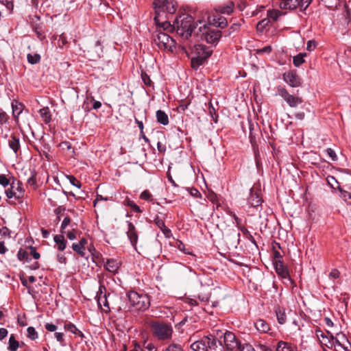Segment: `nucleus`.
I'll use <instances>...</instances> for the list:
<instances>
[{"mask_svg":"<svg viewBox=\"0 0 351 351\" xmlns=\"http://www.w3.org/2000/svg\"><path fill=\"white\" fill-rule=\"evenodd\" d=\"M195 28L193 18L191 15L183 14L177 18L175 21V29L184 40H186L191 36Z\"/></svg>","mask_w":351,"mask_h":351,"instance_id":"obj_1","label":"nucleus"},{"mask_svg":"<svg viewBox=\"0 0 351 351\" xmlns=\"http://www.w3.org/2000/svg\"><path fill=\"white\" fill-rule=\"evenodd\" d=\"M191 53L193 54L191 58V66L193 69H197L210 56L212 50L206 46L196 45L191 49Z\"/></svg>","mask_w":351,"mask_h":351,"instance_id":"obj_2","label":"nucleus"},{"mask_svg":"<svg viewBox=\"0 0 351 351\" xmlns=\"http://www.w3.org/2000/svg\"><path fill=\"white\" fill-rule=\"evenodd\" d=\"M130 305L137 311H145L150 306V300L147 295L131 291L128 293Z\"/></svg>","mask_w":351,"mask_h":351,"instance_id":"obj_3","label":"nucleus"},{"mask_svg":"<svg viewBox=\"0 0 351 351\" xmlns=\"http://www.w3.org/2000/svg\"><path fill=\"white\" fill-rule=\"evenodd\" d=\"M153 335L159 340H169L173 335V328L170 324L160 322L151 323Z\"/></svg>","mask_w":351,"mask_h":351,"instance_id":"obj_4","label":"nucleus"},{"mask_svg":"<svg viewBox=\"0 0 351 351\" xmlns=\"http://www.w3.org/2000/svg\"><path fill=\"white\" fill-rule=\"evenodd\" d=\"M154 41L161 49L173 51L175 48L174 40L160 29H157L154 34Z\"/></svg>","mask_w":351,"mask_h":351,"instance_id":"obj_5","label":"nucleus"},{"mask_svg":"<svg viewBox=\"0 0 351 351\" xmlns=\"http://www.w3.org/2000/svg\"><path fill=\"white\" fill-rule=\"evenodd\" d=\"M331 347L335 351H350L351 343L345 334L337 333L335 337H332Z\"/></svg>","mask_w":351,"mask_h":351,"instance_id":"obj_6","label":"nucleus"},{"mask_svg":"<svg viewBox=\"0 0 351 351\" xmlns=\"http://www.w3.org/2000/svg\"><path fill=\"white\" fill-rule=\"evenodd\" d=\"M276 95L280 96L291 108H296L303 101L301 97L291 95L288 90L282 86H279L277 87Z\"/></svg>","mask_w":351,"mask_h":351,"instance_id":"obj_7","label":"nucleus"},{"mask_svg":"<svg viewBox=\"0 0 351 351\" xmlns=\"http://www.w3.org/2000/svg\"><path fill=\"white\" fill-rule=\"evenodd\" d=\"M24 192L25 190L22 182L15 178H13L10 183V188L5 191V194L7 197L9 199L15 197L19 199L23 197Z\"/></svg>","mask_w":351,"mask_h":351,"instance_id":"obj_8","label":"nucleus"},{"mask_svg":"<svg viewBox=\"0 0 351 351\" xmlns=\"http://www.w3.org/2000/svg\"><path fill=\"white\" fill-rule=\"evenodd\" d=\"M199 31L202 32V38L205 40L208 43L216 44L221 36V32L218 29H210L206 25L199 27Z\"/></svg>","mask_w":351,"mask_h":351,"instance_id":"obj_9","label":"nucleus"},{"mask_svg":"<svg viewBox=\"0 0 351 351\" xmlns=\"http://www.w3.org/2000/svg\"><path fill=\"white\" fill-rule=\"evenodd\" d=\"M154 5L156 14L160 11H166L169 14H173L176 11V3L174 0H155Z\"/></svg>","mask_w":351,"mask_h":351,"instance_id":"obj_10","label":"nucleus"},{"mask_svg":"<svg viewBox=\"0 0 351 351\" xmlns=\"http://www.w3.org/2000/svg\"><path fill=\"white\" fill-rule=\"evenodd\" d=\"M223 342L226 349L230 351H239L240 348L242 347L237 339L235 335L232 332L226 331L223 334Z\"/></svg>","mask_w":351,"mask_h":351,"instance_id":"obj_11","label":"nucleus"},{"mask_svg":"<svg viewBox=\"0 0 351 351\" xmlns=\"http://www.w3.org/2000/svg\"><path fill=\"white\" fill-rule=\"evenodd\" d=\"M282 79L286 83L293 88H296L301 85V80L294 71H290L285 73L282 75Z\"/></svg>","mask_w":351,"mask_h":351,"instance_id":"obj_12","label":"nucleus"},{"mask_svg":"<svg viewBox=\"0 0 351 351\" xmlns=\"http://www.w3.org/2000/svg\"><path fill=\"white\" fill-rule=\"evenodd\" d=\"M224 239L231 246L237 247L240 241V233L234 229L230 230L224 234Z\"/></svg>","mask_w":351,"mask_h":351,"instance_id":"obj_13","label":"nucleus"},{"mask_svg":"<svg viewBox=\"0 0 351 351\" xmlns=\"http://www.w3.org/2000/svg\"><path fill=\"white\" fill-rule=\"evenodd\" d=\"M105 287L104 286H100L99 288V292L97 293V303L98 305L102 308L105 312H108L110 311V307L108 304V302L107 300L106 294L103 293V290H105Z\"/></svg>","mask_w":351,"mask_h":351,"instance_id":"obj_14","label":"nucleus"},{"mask_svg":"<svg viewBox=\"0 0 351 351\" xmlns=\"http://www.w3.org/2000/svg\"><path fill=\"white\" fill-rule=\"evenodd\" d=\"M209 342V337L206 336L200 340L194 341L191 345V348L193 351H208Z\"/></svg>","mask_w":351,"mask_h":351,"instance_id":"obj_15","label":"nucleus"},{"mask_svg":"<svg viewBox=\"0 0 351 351\" xmlns=\"http://www.w3.org/2000/svg\"><path fill=\"white\" fill-rule=\"evenodd\" d=\"M274 265L275 270L279 276L285 279L287 278L288 280H290L289 271L287 267L284 265L282 260L275 261Z\"/></svg>","mask_w":351,"mask_h":351,"instance_id":"obj_16","label":"nucleus"},{"mask_svg":"<svg viewBox=\"0 0 351 351\" xmlns=\"http://www.w3.org/2000/svg\"><path fill=\"white\" fill-rule=\"evenodd\" d=\"M220 14H221L217 12L216 14H213L209 18V21L214 26L224 28L227 26L228 21L224 16H222Z\"/></svg>","mask_w":351,"mask_h":351,"instance_id":"obj_17","label":"nucleus"},{"mask_svg":"<svg viewBox=\"0 0 351 351\" xmlns=\"http://www.w3.org/2000/svg\"><path fill=\"white\" fill-rule=\"evenodd\" d=\"M128 230L126 232L127 236H128V239H130V243L132 245V246L135 249H136V243L138 241L137 232L134 226L131 222H128Z\"/></svg>","mask_w":351,"mask_h":351,"instance_id":"obj_18","label":"nucleus"},{"mask_svg":"<svg viewBox=\"0 0 351 351\" xmlns=\"http://www.w3.org/2000/svg\"><path fill=\"white\" fill-rule=\"evenodd\" d=\"M262 199L259 195L251 190L250 196L247 198V204L252 207H257L261 204Z\"/></svg>","mask_w":351,"mask_h":351,"instance_id":"obj_19","label":"nucleus"},{"mask_svg":"<svg viewBox=\"0 0 351 351\" xmlns=\"http://www.w3.org/2000/svg\"><path fill=\"white\" fill-rule=\"evenodd\" d=\"M154 20L159 27L158 29L167 31V32H172L173 29H175V23L173 25H171L168 21H165L162 23H159V14H156L154 17Z\"/></svg>","mask_w":351,"mask_h":351,"instance_id":"obj_20","label":"nucleus"},{"mask_svg":"<svg viewBox=\"0 0 351 351\" xmlns=\"http://www.w3.org/2000/svg\"><path fill=\"white\" fill-rule=\"evenodd\" d=\"M276 351H298V348L286 341H280L276 346Z\"/></svg>","mask_w":351,"mask_h":351,"instance_id":"obj_21","label":"nucleus"},{"mask_svg":"<svg viewBox=\"0 0 351 351\" xmlns=\"http://www.w3.org/2000/svg\"><path fill=\"white\" fill-rule=\"evenodd\" d=\"M104 267L109 272L114 274L118 271L120 267V263L115 259H108Z\"/></svg>","mask_w":351,"mask_h":351,"instance_id":"obj_22","label":"nucleus"},{"mask_svg":"<svg viewBox=\"0 0 351 351\" xmlns=\"http://www.w3.org/2000/svg\"><path fill=\"white\" fill-rule=\"evenodd\" d=\"M234 4L232 1H228L224 5L218 6L215 11L219 14H230L233 12Z\"/></svg>","mask_w":351,"mask_h":351,"instance_id":"obj_23","label":"nucleus"},{"mask_svg":"<svg viewBox=\"0 0 351 351\" xmlns=\"http://www.w3.org/2000/svg\"><path fill=\"white\" fill-rule=\"evenodd\" d=\"M299 5V0H282L280 8L284 10H294Z\"/></svg>","mask_w":351,"mask_h":351,"instance_id":"obj_24","label":"nucleus"},{"mask_svg":"<svg viewBox=\"0 0 351 351\" xmlns=\"http://www.w3.org/2000/svg\"><path fill=\"white\" fill-rule=\"evenodd\" d=\"M255 328L261 332L266 333L269 330V326L266 321L262 319H257L254 323Z\"/></svg>","mask_w":351,"mask_h":351,"instance_id":"obj_25","label":"nucleus"},{"mask_svg":"<svg viewBox=\"0 0 351 351\" xmlns=\"http://www.w3.org/2000/svg\"><path fill=\"white\" fill-rule=\"evenodd\" d=\"M95 52V53L91 55V58L93 59H96L100 58L101 53L103 52V47L101 46V43L100 40H97L93 47H91L90 50L88 52Z\"/></svg>","mask_w":351,"mask_h":351,"instance_id":"obj_26","label":"nucleus"},{"mask_svg":"<svg viewBox=\"0 0 351 351\" xmlns=\"http://www.w3.org/2000/svg\"><path fill=\"white\" fill-rule=\"evenodd\" d=\"M9 147L10 149L13 150V152L16 154L18 151L20 149V140L19 138L15 135H12L8 141Z\"/></svg>","mask_w":351,"mask_h":351,"instance_id":"obj_27","label":"nucleus"},{"mask_svg":"<svg viewBox=\"0 0 351 351\" xmlns=\"http://www.w3.org/2000/svg\"><path fill=\"white\" fill-rule=\"evenodd\" d=\"M209 337V343L208 346V351H216L218 349H221L223 346L220 341H217L212 335Z\"/></svg>","mask_w":351,"mask_h":351,"instance_id":"obj_28","label":"nucleus"},{"mask_svg":"<svg viewBox=\"0 0 351 351\" xmlns=\"http://www.w3.org/2000/svg\"><path fill=\"white\" fill-rule=\"evenodd\" d=\"M12 114L14 118H17L23 112V105L17 101L12 102Z\"/></svg>","mask_w":351,"mask_h":351,"instance_id":"obj_29","label":"nucleus"},{"mask_svg":"<svg viewBox=\"0 0 351 351\" xmlns=\"http://www.w3.org/2000/svg\"><path fill=\"white\" fill-rule=\"evenodd\" d=\"M157 121L164 125L169 124L168 115L162 110H158L156 111Z\"/></svg>","mask_w":351,"mask_h":351,"instance_id":"obj_30","label":"nucleus"},{"mask_svg":"<svg viewBox=\"0 0 351 351\" xmlns=\"http://www.w3.org/2000/svg\"><path fill=\"white\" fill-rule=\"evenodd\" d=\"M40 115L45 123H50L51 114L48 107L43 108L39 110Z\"/></svg>","mask_w":351,"mask_h":351,"instance_id":"obj_31","label":"nucleus"},{"mask_svg":"<svg viewBox=\"0 0 351 351\" xmlns=\"http://www.w3.org/2000/svg\"><path fill=\"white\" fill-rule=\"evenodd\" d=\"M54 241L58 245V249L60 251H63L66 246V241L62 235H56L54 237Z\"/></svg>","mask_w":351,"mask_h":351,"instance_id":"obj_32","label":"nucleus"},{"mask_svg":"<svg viewBox=\"0 0 351 351\" xmlns=\"http://www.w3.org/2000/svg\"><path fill=\"white\" fill-rule=\"evenodd\" d=\"M276 315L279 324H283L286 322L287 316L284 308L279 306L277 307L276 308Z\"/></svg>","mask_w":351,"mask_h":351,"instance_id":"obj_33","label":"nucleus"},{"mask_svg":"<svg viewBox=\"0 0 351 351\" xmlns=\"http://www.w3.org/2000/svg\"><path fill=\"white\" fill-rule=\"evenodd\" d=\"M64 328L66 330L69 331L75 335H77L82 339L84 337L83 332L78 330L77 327L72 323L64 324Z\"/></svg>","mask_w":351,"mask_h":351,"instance_id":"obj_34","label":"nucleus"},{"mask_svg":"<svg viewBox=\"0 0 351 351\" xmlns=\"http://www.w3.org/2000/svg\"><path fill=\"white\" fill-rule=\"evenodd\" d=\"M306 56V53H300L293 58V64L295 66L299 67L304 62V58Z\"/></svg>","mask_w":351,"mask_h":351,"instance_id":"obj_35","label":"nucleus"},{"mask_svg":"<svg viewBox=\"0 0 351 351\" xmlns=\"http://www.w3.org/2000/svg\"><path fill=\"white\" fill-rule=\"evenodd\" d=\"M72 249L82 257L85 256V247L79 243H73Z\"/></svg>","mask_w":351,"mask_h":351,"instance_id":"obj_36","label":"nucleus"},{"mask_svg":"<svg viewBox=\"0 0 351 351\" xmlns=\"http://www.w3.org/2000/svg\"><path fill=\"white\" fill-rule=\"evenodd\" d=\"M19 341H16L13 335L10 337L9 339V350L11 351H16L19 348Z\"/></svg>","mask_w":351,"mask_h":351,"instance_id":"obj_37","label":"nucleus"},{"mask_svg":"<svg viewBox=\"0 0 351 351\" xmlns=\"http://www.w3.org/2000/svg\"><path fill=\"white\" fill-rule=\"evenodd\" d=\"M60 147L64 150H67L71 156L75 152L71 144L68 141L62 142Z\"/></svg>","mask_w":351,"mask_h":351,"instance_id":"obj_38","label":"nucleus"},{"mask_svg":"<svg viewBox=\"0 0 351 351\" xmlns=\"http://www.w3.org/2000/svg\"><path fill=\"white\" fill-rule=\"evenodd\" d=\"M339 189L341 192V197L347 203V204L351 205V193L343 191L341 188Z\"/></svg>","mask_w":351,"mask_h":351,"instance_id":"obj_39","label":"nucleus"},{"mask_svg":"<svg viewBox=\"0 0 351 351\" xmlns=\"http://www.w3.org/2000/svg\"><path fill=\"white\" fill-rule=\"evenodd\" d=\"M125 204L130 206L133 210V211L138 213H142V210L140 208V207L138 205H136L132 200L128 198H127L125 200Z\"/></svg>","mask_w":351,"mask_h":351,"instance_id":"obj_40","label":"nucleus"},{"mask_svg":"<svg viewBox=\"0 0 351 351\" xmlns=\"http://www.w3.org/2000/svg\"><path fill=\"white\" fill-rule=\"evenodd\" d=\"M141 79L147 86H153V82L150 79V77L146 73V72L142 71H141Z\"/></svg>","mask_w":351,"mask_h":351,"instance_id":"obj_41","label":"nucleus"},{"mask_svg":"<svg viewBox=\"0 0 351 351\" xmlns=\"http://www.w3.org/2000/svg\"><path fill=\"white\" fill-rule=\"evenodd\" d=\"M27 337L32 340H35L38 338V333L35 328L32 326H29L27 329Z\"/></svg>","mask_w":351,"mask_h":351,"instance_id":"obj_42","label":"nucleus"},{"mask_svg":"<svg viewBox=\"0 0 351 351\" xmlns=\"http://www.w3.org/2000/svg\"><path fill=\"white\" fill-rule=\"evenodd\" d=\"M17 257L20 261H27L29 259V254L25 250L21 248L18 252Z\"/></svg>","mask_w":351,"mask_h":351,"instance_id":"obj_43","label":"nucleus"},{"mask_svg":"<svg viewBox=\"0 0 351 351\" xmlns=\"http://www.w3.org/2000/svg\"><path fill=\"white\" fill-rule=\"evenodd\" d=\"M27 60L30 64H36L40 62V56L38 53H35L34 55L28 54L27 55Z\"/></svg>","mask_w":351,"mask_h":351,"instance_id":"obj_44","label":"nucleus"},{"mask_svg":"<svg viewBox=\"0 0 351 351\" xmlns=\"http://www.w3.org/2000/svg\"><path fill=\"white\" fill-rule=\"evenodd\" d=\"M163 351H183V350L180 345L177 343H171Z\"/></svg>","mask_w":351,"mask_h":351,"instance_id":"obj_45","label":"nucleus"},{"mask_svg":"<svg viewBox=\"0 0 351 351\" xmlns=\"http://www.w3.org/2000/svg\"><path fill=\"white\" fill-rule=\"evenodd\" d=\"M140 198L148 202L152 201V195L151 193L147 190H145L141 193V194L140 195Z\"/></svg>","mask_w":351,"mask_h":351,"instance_id":"obj_46","label":"nucleus"},{"mask_svg":"<svg viewBox=\"0 0 351 351\" xmlns=\"http://www.w3.org/2000/svg\"><path fill=\"white\" fill-rule=\"evenodd\" d=\"M0 3L3 4L10 12H12L14 8L13 0H0Z\"/></svg>","mask_w":351,"mask_h":351,"instance_id":"obj_47","label":"nucleus"},{"mask_svg":"<svg viewBox=\"0 0 351 351\" xmlns=\"http://www.w3.org/2000/svg\"><path fill=\"white\" fill-rule=\"evenodd\" d=\"M67 178L69 180L70 183L74 186H76L78 189L81 187V182L73 176H68Z\"/></svg>","mask_w":351,"mask_h":351,"instance_id":"obj_48","label":"nucleus"},{"mask_svg":"<svg viewBox=\"0 0 351 351\" xmlns=\"http://www.w3.org/2000/svg\"><path fill=\"white\" fill-rule=\"evenodd\" d=\"M317 43L313 40H310L306 43V50L308 51H313L317 47Z\"/></svg>","mask_w":351,"mask_h":351,"instance_id":"obj_49","label":"nucleus"},{"mask_svg":"<svg viewBox=\"0 0 351 351\" xmlns=\"http://www.w3.org/2000/svg\"><path fill=\"white\" fill-rule=\"evenodd\" d=\"M272 51V48L270 45L264 47L261 49H258L256 50L257 54H261V53H270Z\"/></svg>","mask_w":351,"mask_h":351,"instance_id":"obj_50","label":"nucleus"},{"mask_svg":"<svg viewBox=\"0 0 351 351\" xmlns=\"http://www.w3.org/2000/svg\"><path fill=\"white\" fill-rule=\"evenodd\" d=\"M68 43L66 36L62 34L58 40L59 47L62 48L64 45Z\"/></svg>","mask_w":351,"mask_h":351,"instance_id":"obj_51","label":"nucleus"},{"mask_svg":"<svg viewBox=\"0 0 351 351\" xmlns=\"http://www.w3.org/2000/svg\"><path fill=\"white\" fill-rule=\"evenodd\" d=\"M326 153L328 156V157L332 160L335 161L337 160V156L335 152V151L331 148H328L326 149Z\"/></svg>","mask_w":351,"mask_h":351,"instance_id":"obj_52","label":"nucleus"},{"mask_svg":"<svg viewBox=\"0 0 351 351\" xmlns=\"http://www.w3.org/2000/svg\"><path fill=\"white\" fill-rule=\"evenodd\" d=\"M10 184V180L7 178L5 175L1 174L0 175V184L3 187L7 186Z\"/></svg>","mask_w":351,"mask_h":351,"instance_id":"obj_53","label":"nucleus"},{"mask_svg":"<svg viewBox=\"0 0 351 351\" xmlns=\"http://www.w3.org/2000/svg\"><path fill=\"white\" fill-rule=\"evenodd\" d=\"M312 0H300L299 5L301 9L306 10L308 6L311 4Z\"/></svg>","mask_w":351,"mask_h":351,"instance_id":"obj_54","label":"nucleus"},{"mask_svg":"<svg viewBox=\"0 0 351 351\" xmlns=\"http://www.w3.org/2000/svg\"><path fill=\"white\" fill-rule=\"evenodd\" d=\"M280 14V12L278 10H273L269 12V16L274 21H276Z\"/></svg>","mask_w":351,"mask_h":351,"instance_id":"obj_55","label":"nucleus"},{"mask_svg":"<svg viewBox=\"0 0 351 351\" xmlns=\"http://www.w3.org/2000/svg\"><path fill=\"white\" fill-rule=\"evenodd\" d=\"M340 276V272L337 269H333L329 274V277L332 279H337Z\"/></svg>","mask_w":351,"mask_h":351,"instance_id":"obj_56","label":"nucleus"},{"mask_svg":"<svg viewBox=\"0 0 351 351\" xmlns=\"http://www.w3.org/2000/svg\"><path fill=\"white\" fill-rule=\"evenodd\" d=\"M154 222H155L156 225L160 230L162 229L163 228H165V224L164 221L162 219H160V217H156L154 219Z\"/></svg>","mask_w":351,"mask_h":351,"instance_id":"obj_57","label":"nucleus"},{"mask_svg":"<svg viewBox=\"0 0 351 351\" xmlns=\"http://www.w3.org/2000/svg\"><path fill=\"white\" fill-rule=\"evenodd\" d=\"M273 252H274V261H273L274 263L275 261H277L278 260H282V256H281L280 252H278V250H276L275 249L274 245H273Z\"/></svg>","mask_w":351,"mask_h":351,"instance_id":"obj_58","label":"nucleus"},{"mask_svg":"<svg viewBox=\"0 0 351 351\" xmlns=\"http://www.w3.org/2000/svg\"><path fill=\"white\" fill-rule=\"evenodd\" d=\"M0 234L3 237H10V231L7 227L4 226L0 229Z\"/></svg>","mask_w":351,"mask_h":351,"instance_id":"obj_59","label":"nucleus"},{"mask_svg":"<svg viewBox=\"0 0 351 351\" xmlns=\"http://www.w3.org/2000/svg\"><path fill=\"white\" fill-rule=\"evenodd\" d=\"M8 121V115L2 110H0V123L3 124Z\"/></svg>","mask_w":351,"mask_h":351,"instance_id":"obj_60","label":"nucleus"},{"mask_svg":"<svg viewBox=\"0 0 351 351\" xmlns=\"http://www.w3.org/2000/svg\"><path fill=\"white\" fill-rule=\"evenodd\" d=\"M239 351H255V350L250 344L245 343L240 348Z\"/></svg>","mask_w":351,"mask_h":351,"instance_id":"obj_61","label":"nucleus"},{"mask_svg":"<svg viewBox=\"0 0 351 351\" xmlns=\"http://www.w3.org/2000/svg\"><path fill=\"white\" fill-rule=\"evenodd\" d=\"M76 232L77 230L74 228L71 231L68 232L66 234L68 239L70 240H74L76 238Z\"/></svg>","mask_w":351,"mask_h":351,"instance_id":"obj_62","label":"nucleus"},{"mask_svg":"<svg viewBox=\"0 0 351 351\" xmlns=\"http://www.w3.org/2000/svg\"><path fill=\"white\" fill-rule=\"evenodd\" d=\"M71 223V219L69 217H65L61 224L62 230H64L66 226Z\"/></svg>","mask_w":351,"mask_h":351,"instance_id":"obj_63","label":"nucleus"},{"mask_svg":"<svg viewBox=\"0 0 351 351\" xmlns=\"http://www.w3.org/2000/svg\"><path fill=\"white\" fill-rule=\"evenodd\" d=\"M55 337H56V339H57L58 341L61 343L62 345H64L63 344V342H64V334L62 332H56L55 333Z\"/></svg>","mask_w":351,"mask_h":351,"instance_id":"obj_64","label":"nucleus"}]
</instances>
